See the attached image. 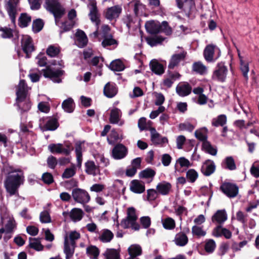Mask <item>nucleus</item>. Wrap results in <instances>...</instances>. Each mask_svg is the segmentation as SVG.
I'll return each instance as SVG.
<instances>
[{"instance_id":"f257e3e1","label":"nucleus","mask_w":259,"mask_h":259,"mask_svg":"<svg viewBox=\"0 0 259 259\" xmlns=\"http://www.w3.org/2000/svg\"><path fill=\"white\" fill-rule=\"evenodd\" d=\"M24 182L23 173L8 175L5 181V186L7 191L10 195H14Z\"/></svg>"},{"instance_id":"f03ea898","label":"nucleus","mask_w":259,"mask_h":259,"mask_svg":"<svg viewBox=\"0 0 259 259\" xmlns=\"http://www.w3.org/2000/svg\"><path fill=\"white\" fill-rule=\"evenodd\" d=\"M45 8L52 13L55 20L61 19L65 13V9L58 0H46Z\"/></svg>"},{"instance_id":"7ed1b4c3","label":"nucleus","mask_w":259,"mask_h":259,"mask_svg":"<svg viewBox=\"0 0 259 259\" xmlns=\"http://www.w3.org/2000/svg\"><path fill=\"white\" fill-rule=\"evenodd\" d=\"M43 76L45 78H50L54 82L60 83L62 82L61 77L65 71L61 69H54L50 66H47L45 69L41 70Z\"/></svg>"},{"instance_id":"20e7f679","label":"nucleus","mask_w":259,"mask_h":259,"mask_svg":"<svg viewBox=\"0 0 259 259\" xmlns=\"http://www.w3.org/2000/svg\"><path fill=\"white\" fill-rule=\"evenodd\" d=\"M220 49L212 44L207 45L203 51L204 58L208 62H213L217 60L220 57Z\"/></svg>"},{"instance_id":"39448f33","label":"nucleus","mask_w":259,"mask_h":259,"mask_svg":"<svg viewBox=\"0 0 259 259\" xmlns=\"http://www.w3.org/2000/svg\"><path fill=\"white\" fill-rule=\"evenodd\" d=\"M227 73L228 68L225 63L222 62L218 63L213 72L211 79L214 81L224 82L226 80Z\"/></svg>"},{"instance_id":"423d86ee","label":"nucleus","mask_w":259,"mask_h":259,"mask_svg":"<svg viewBox=\"0 0 259 259\" xmlns=\"http://www.w3.org/2000/svg\"><path fill=\"white\" fill-rule=\"evenodd\" d=\"M72 196L74 201L81 204L88 202L90 200V196L84 190L75 188L72 190Z\"/></svg>"},{"instance_id":"0eeeda50","label":"nucleus","mask_w":259,"mask_h":259,"mask_svg":"<svg viewBox=\"0 0 259 259\" xmlns=\"http://www.w3.org/2000/svg\"><path fill=\"white\" fill-rule=\"evenodd\" d=\"M220 190L229 198L236 197L238 193V187L235 184L230 182H225L220 186Z\"/></svg>"},{"instance_id":"6e6552de","label":"nucleus","mask_w":259,"mask_h":259,"mask_svg":"<svg viewBox=\"0 0 259 259\" xmlns=\"http://www.w3.org/2000/svg\"><path fill=\"white\" fill-rule=\"evenodd\" d=\"M21 46L23 52L26 54V58H30L31 53L35 50L32 38L29 35L24 36L21 40Z\"/></svg>"},{"instance_id":"1a4fd4ad","label":"nucleus","mask_w":259,"mask_h":259,"mask_svg":"<svg viewBox=\"0 0 259 259\" xmlns=\"http://www.w3.org/2000/svg\"><path fill=\"white\" fill-rule=\"evenodd\" d=\"M19 3V0H9L5 5L6 9L13 24H15L17 7Z\"/></svg>"},{"instance_id":"9d476101","label":"nucleus","mask_w":259,"mask_h":259,"mask_svg":"<svg viewBox=\"0 0 259 259\" xmlns=\"http://www.w3.org/2000/svg\"><path fill=\"white\" fill-rule=\"evenodd\" d=\"M27 93V85L25 80L21 79L16 91V101L19 103L23 102L26 98Z\"/></svg>"},{"instance_id":"9b49d317","label":"nucleus","mask_w":259,"mask_h":259,"mask_svg":"<svg viewBox=\"0 0 259 259\" xmlns=\"http://www.w3.org/2000/svg\"><path fill=\"white\" fill-rule=\"evenodd\" d=\"M137 219L135 208L133 207H129L127 210V217L121 220L120 225L124 229L128 228L129 221H136Z\"/></svg>"},{"instance_id":"f8f14e48","label":"nucleus","mask_w":259,"mask_h":259,"mask_svg":"<svg viewBox=\"0 0 259 259\" xmlns=\"http://www.w3.org/2000/svg\"><path fill=\"white\" fill-rule=\"evenodd\" d=\"M90 5L91 7L89 14L90 18L93 22H95L98 26L100 24L101 21L100 20V14L97 7L96 1L91 0Z\"/></svg>"},{"instance_id":"ddd939ff","label":"nucleus","mask_w":259,"mask_h":259,"mask_svg":"<svg viewBox=\"0 0 259 259\" xmlns=\"http://www.w3.org/2000/svg\"><path fill=\"white\" fill-rule=\"evenodd\" d=\"M127 154V148L122 144H117L112 149V156L115 159H121Z\"/></svg>"},{"instance_id":"4468645a","label":"nucleus","mask_w":259,"mask_h":259,"mask_svg":"<svg viewBox=\"0 0 259 259\" xmlns=\"http://www.w3.org/2000/svg\"><path fill=\"white\" fill-rule=\"evenodd\" d=\"M215 170V165L214 162L210 159H207L203 163L201 168V172L205 176H209L213 174Z\"/></svg>"},{"instance_id":"2eb2a0df","label":"nucleus","mask_w":259,"mask_h":259,"mask_svg":"<svg viewBox=\"0 0 259 259\" xmlns=\"http://www.w3.org/2000/svg\"><path fill=\"white\" fill-rule=\"evenodd\" d=\"M187 55V52L183 51L180 54H174L169 61L168 67L170 69H173L178 66L181 61L184 60Z\"/></svg>"},{"instance_id":"dca6fc26","label":"nucleus","mask_w":259,"mask_h":259,"mask_svg":"<svg viewBox=\"0 0 259 259\" xmlns=\"http://www.w3.org/2000/svg\"><path fill=\"white\" fill-rule=\"evenodd\" d=\"M176 92L181 97L190 95L192 92V87L187 82L179 83L176 87Z\"/></svg>"},{"instance_id":"f3484780","label":"nucleus","mask_w":259,"mask_h":259,"mask_svg":"<svg viewBox=\"0 0 259 259\" xmlns=\"http://www.w3.org/2000/svg\"><path fill=\"white\" fill-rule=\"evenodd\" d=\"M83 214L84 213L82 210L78 208H74L72 209L69 213L66 211H64L63 212V215L64 217L69 215L71 219L74 222L80 221L82 219Z\"/></svg>"},{"instance_id":"a211bd4d","label":"nucleus","mask_w":259,"mask_h":259,"mask_svg":"<svg viewBox=\"0 0 259 259\" xmlns=\"http://www.w3.org/2000/svg\"><path fill=\"white\" fill-rule=\"evenodd\" d=\"M84 166L85 171L87 174L93 175V176H96L100 174L99 166L96 165L93 161H87L85 163Z\"/></svg>"},{"instance_id":"6ab92c4d","label":"nucleus","mask_w":259,"mask_h":259,"mask_svg":"<svg viewBox=\"0 0 259 259\" xmlns=\"http://www.w3.org/2000/svg\"><path fill=\"white\" fill-rule=\"evenodd\" d=\"M171 184L169 182L164 181L159 183L156 187V189L159 194L162 195H168L171 190Z\"/></svg>"},{"instance_id":"aec40b11","label":"nucleus","mask_w":259,"mask_h":259,"mask_svg":"<svg viewBox=\"0 0 259 259\" xmlns=\"http://www.w3.org/2000/svg\"><path fill=\"white\" fill-rule=\"evenodd\" d=\"M122 9L119 6H114L107 9L105 14V17L110 20L117 18L121 13Z\"/></svg>"},{"instance_id":"412c9836","label":"nucleus","mask_w":259,"mask_h":259,"mask_svg":"<svg viewBox=\"0 0 259 259\" xmlns=\"http://www.w3.org/2000/svg\"><path fill=\"white\" fill-rule=\"evenodd\" d=\"M212 234L217 237L224 236L226 239H230L232 236V232L229 230L223 228L221 225L217 226L213 229Z\"/></svg>"},{"instance_id":"4be33fe9","label":"nucleus","mask_w":259,"mask_h":259,"mask_svg":"<svg viewBox=\"0 0 259 259\" xmlns=\"http://www.w3.org/2000/svg\"><path fill=\"white\" fill-rule=\"evenodd\" d=\"M160 27L159 22H156L154 21H147L145 23V28L151 34H156L160 32Z\"/></svg>"},{"instance_id":"5701e85b","label":"nucleus","mask_w":259,"mask_h":259,"mask_svg":"<svg viewBox=\"0 0 259 259\" xmlns=\"http://www.w3.org/2000/svg\"><path fill=\"white\" fill-rule=\"evenodd\" d=\"M103 93L104 95L108 98H111L114 97L117 93L115 84L113 82L107 83L104 88Z\"/></svg>"},{"instance_id":"b1692460","label":"nucleus","mask_w":259,"mask_h":259,"mask_svg":"<svg viewBox=\"0 0 259 259\" xmlns=\"http://www.w3.org/2000/svg\"><path fill=\"white\" fill-rule=\"evenodd\" d=\"M75 35L79 47L83 48L87 45L88 39L83 31L79 29H77Z\"/></svg>"},{"instance_id":"393cba45","label":"nucleus","mask_w":259,"mask_h":259,"mask_svg":"<svg viewBox=\"0 0 259 259\" xmlns=\"http://www.w3.org/2000/svg\"><path fill=\"white\" fill-rule=\"evenodd\" d=\"M130 190L135 193H142L145 190V185L138 180H134L131 182Z\"/></svg>"},{"instance_id":"a878e982","label":"nucleus","mask_w":259,"mask_h":259,"mask_svg":"<svg viewBox=\"0 0 259 259\" xmlns=\"http://www.w3.org/2000/svg\"><path fill=\"white\" fill-rule=\"evenodd\" d=\"M48 149L53 154H63L67 155L69 151L65 150L64 145L61 143L51 144L48 146Z\"/></svg>"},{"instance_id":"bb28decb","label":"nucleus","mask_w":259,"mask_h":259,"mask_svg":"<svg viewBox=\"0 0 259 259\" xmlns=\"http://www.w3.org/2000/svg\"><path fill=\"white\" fill-rule=\"evenodd\" d=\"M227 219V214L226 211L224 210H218L212 215L211 221L213 223H217L221 225Z\"/></svg>"},{"instance_id":"cd10ccee","label":"nucleus","mask_w":259,"mask_h":259,"mask_svg":"<svg viewBox=\"0 0 259 259\" xmlns=\"http://www.w3.org/2000/svg\"><path fill=\"white\" fill-rule=\"evenodd\" d=\"M149 66L153 72L157 75H161L164 72V68L162 64L160 63L157 60H152Z\"/></svg>"},{"instance_id":"c85d7f7f","label":"nucleus","mask_w":259,"mask_h":259,"mask_svg":"<svg viewBox=\"0 0 259 259\" xmlns=\"http://www.w3.org/2000/svg\"><path fill=\"white\" fill-rule=\"evenodd\" d=\"M222 167L229 170L236 169L237 166L233 157L231 156L226 157L222 163Z\"/></svg>"},{"instance_id":"c756f323","label":"nucleus","mask_w":259,"mask_h":259,"mask_svg":"<svg viewBox=\"0 0 259 259\" xmlns=\"http://www.w3.org/2000/svg\"><path fill=\"white\" fill-rule=\"evenodd\" d=\"M31 21V17L26 13H22L18 19V25L21 28L27 27Z\"/></svg>"},{"instance_id":"7c9ffc66","label":"nucleus","mask_w":259,"mask_h":259,"mask_svg":"<svg viewBox=\"0 0 259 259\" xmlns=\"http://www.w3.org/2000/svg\"><path fill=\"white\" fill-rule=\"evenodd\" d=\"M114 237L113 233L109 230L105 229L102 230L101 234L99 236V239L103 243L110 242Z\"/></svg>"},{"instance_id":"2f4dec72","label":"nucleus","mask_w":259,"mask_h":259,"mask_svg":"<svg viewBox=\"0 0 259 259\" xmlns=\"http://www.w3.org/2000/svg\"><path fill=\"white\" fill-rule=\"evenodd\" d=\"M62 107L65 112L72 113L75 108V103L71 98H68L63 102Z\"/></svg>"},{"instance_id":"473e14b6","label":"nucleus","mask_w":259,"mask_h":259,"mask_svg":"<svg viewBox=\"0 0 259 259\" xmlns=\"http://www.w3.org/2000/svg\"><path fill=\"white\" fill-rule=\"evenodd\" d=\"M227 121V118L226 115L225 114H221L212 119L211 124L214 127L223 126L226 125Z\"/></svg>"},{"instance_id":"72a5a7b5","label":"nucleus","mask_w":259,"mask_h":259,"mask_svg":"<svg viewBox=\"0 0 259 259\" xmlns=\"http://www.w3.org/2000/svg\"><path fill=\"white\" fill-rule=\"evenodd\" d=\"M151 141L155 145H163L165 143H167L168 141L166 137H162L160 134L155 133L151 136Z\"/></svg>"},{"instance_id":"f704fd0d","label":"nucleus","mask_w":259,"mask_h":259,"mask_svg":"<svg viewBox=\"0 0 259 259\" xmlns=\"http://www.w3.org/2000/svg\"><path fill=\"white\" fill-rule=\"evenodd\" d=\"M176 244L179 246H184L188 242L187 235L183 232H180L176 234L175 237Z\"/></svg>"},{"instance_id":"c9c22d12","label":"nucleus","mask_w":259,"mask_h":259,"mask_svg":"<svg viewBox=\"0 0 259 259\" xmlns=\"http://www.w3.org/2000/svg\"><path fill=\"white\" fill-rule=\"evenodd\" d=\"M82 144L80 141H78L75 143V154L77 159V166L80 167L82 160Z\"/></svg>"},{"instance_id":"e433bc0d","label":"nucleus","mask_w":259,"mask_h":259,"mask_svg":"<svg viewBox=\"0 0 259 259\" xmlns=\"http://www.w3.org/2000/svg\"><path fill=\"white\" fill-rule=\"evenodd\" d=\"M59 126L58 119L56 117L50 118L44 125V128L47 131H55Z\"/></svg>"},{"instance_id":"4c0bfd02","label":"nucleus","mask_w":259,"mask_h":259,"mask_svg":"<svg viewBox=\"0 0 259 259\" xmlns=\"http://www.w3.org/2000/svg\"><path fill=\"white\" fill-rule=\"evenodd\" d=\"M109 68L112 71H121L124 69L125 66L120 60L116 59L110 63Z\"/></svg>"},{"instance_id":"58836bf2","label":"nucleus","mask_w":259,"mask_h":259,"mask_svg":"<svg viewBox=\"0 0 259 259\" xmlns=\"http://www.w3.org/2000/svg\"><path fill=\"white\" fill-rule=\"evenodd\" d=\"M86 253L91 258L97 259L100 253V250L97 246L91 245L87 248Z\"/></svg>"},{"instance_id":"ea45409f","label":"nucleus","mask_w":259,"mask_h":259,"mask_svg":"<svg viewBox=\"0 0 259 259\" xmlns=\"http://www.w3.org/2000/svg\"><path fill=\"white\" fill-rule=\"evenodd\" d=\"M164 40V38L161 36L156 35L153 37H147L146 40L151 47H154L157 44H161Z\"/></svg>"},{"instance_id":"a19ab883","label":"nucleus","mask_w":259,"mask_h":259,"mask_svg":"<svg viewBox=\"0 0 259 259\" xmlns=\"http://www.w3.org/2000/svg\"><path fill=\"white\" fill-rule=\"evenodd\" d=\"M64 253L66 255V259H70L74 254V249H71L68 242V237L66 236L64 240Z\"/></svg>"},{"instance_id":"79ce46f5","label":"nucleus","mask_w":259,"mask_h":259,"mask_svg":"<svg viewBox=\"0 0 259 259\" xmlns=\"http://www.w3.org/2000/svg\"><path fill=\"white\" fill-rule=\"evenodd\" d=\"M120 110L116 108L111 111L109 121L112 124L117 123L119 120V113Z\"/></svg>"},{"instance_id":"37998d69","label":"nucleus","mask_w":259,"mask_h":259,"mask_svg":"<svg viewBox=\"0 0 259 259\" xmlns=\"http://www.w3.org/2000/svg\"><path fill=\"white\" fill-rule=\"evenodd\" d=\"M106 259H120L119 252L115 249H107L104 253Z\"/></svg>"},{"instance_id":"c03bdc74","label":"nucleus","mask_w":259,"mask_h":259,"mask_svg":"<svg viewBox=\"0 0 259 259\" xmlns=\"http://www.w3.org/2000/svg\"><path fill=\"white\" fill-rule=\"evenodd\" d=\"M44 26V22L43 20L40 18L36 19L33 20L32 29L34 33H38L40 31Z\"/></svg>"},{"instance_id":"a18cd8bd","label":"nucleus","mask_w":259,"mask_h":259,"mask_svg":"<svg viewBox=\"0 0 259 259\" xmlns=\"http://www.w3.org/2000/svg\"><path fill=\"white\" fill-rule=\"evenodd\" d=\"M206 69V67L200 61L195 62L193 64L192 70L200 74H204Z\"/></svg>"},{"instance_id":"49530a36","label":"nucleus","mask_w":259,"mask_h":259,"mask_svg":"<svg viewBox=\"0 0 259 259\" xmlns=\"http://www.w3.org/2000/svg\"><path fill=\"white\" fill-rule=\"evenodd\" d=\"M162 225L166 230H172L176 227L175 221L171 218L167 217L163 221Z\"/></svg>"},{"instance_id":"de8ad7c7","label":"nucleus","mask_w":259,"mask_h":259,"mask_svg":"<svg viewBox=\"0 0 259 259\" xmlns=\"http://www.w3.org/2000/svg\"><path fill=\"white\" fill-rule=\"evenodd\" d=\"M29 240H33L34 242H30L29 246L31 248H33L36 251H41L44 249V246L41 244L40 241L38 239L30 238Z\"/></svg>"},{"instance_id":"09e8293b","label":"nucleus","mask_w":259,"mask_h":259,"mask_svg":"<svg viewBox=\"0 0 259 259\" xmlns=\"http://www.w3.org/2000/svg\"><path fill=\"white\" fill-rule=\"evenodd\" d=\"M128 252L130 255H133L134 257H136L142 254V250L140 245H134L128 248Z\"/></svg>"},{"instance_id":"8fccbe9b","label":"nucleus","mask_w":259,"mask_h":259,"mask_svg":"<svg viewBox=\"0 0 259 259\" xmlns=\"http://www.w3.org/2000/svg\"><path fill=\"white\" fill-rule=\"evenodd\" d=\"M185 3V8L183 10L188 13L189 15H191L195 9V3L194 0H188L184 2Z\"/></svg>"},{"instance_id":"3c124183","label":"nucleus","mask_w":259,"mask_h":259,"mask_svg":"<svg viewBox=\"0 0 259 259\" xmlns=\"http://www.w3.org/2000/svg\"><path fill=\"white\" fill-rule=\"evenodd\" d=\"M156 175L155 170L150 168H147L141 171L140 172L139 176L141 178H152Z\"/></svg>"},{"instance_id":"603ef678","label":"nucleus","mask_w":259,"mask_h":259,"mask_svg":"<svg viewBox=\"0 0 259 259\" xmlns=\"http://www.w3.org/2000/svg\"><path fill=\"white\" fill-rule=\"evenodd\" d=\"M202 149H204L206 152L211 155H215L217 153V150L214 148L209 141H205L202 143Z\"/></svg>"},{"instance_id":"864d4df0","label":"nucleus","mask_w":259,"mask_h":259,"mask_svg":"<svg viewBox=\"0 0 259 259\" xmlns=\"http://www.w3.org/2000/svg\"><path fill=\"white\" fill-rule=\"evenodd\" d=\"M76 174L75 167L74 165H72L70 167L66 168L62 177L64 179H69L74 176Z\"/></svg>"},{"instance_id":"5fc2aeb1","label":"nucleus","mask_w":259,"mask_h":259,"mask_svg":"<svg viewBox=\"0 0 259 259\" xmlns=\"http://www.w3.org/2000/svg\"><path fill=\"white\" fill-rule=\"evenodd\" d=\"M103 37L104 39L102 42V45L104 48L117 44V41L113 38V36L111 34H110L109 37L108 36Z\"/></svg>"},{"instance_id":"6e6d98bb","label":"nucleus","mask_w":259,"mask_h":259,"mask_svg":"<svg viewBox=\"0 0 259 259\" xmlns=\"http://www.w3.org/2000/svg\"><path fill=\"white\" fill-rule=\"evenodd\" d=\"M212 186V184L210 183L209 187H208L207 186H204L201 187L200 189V193L201 194V195L204 196L209 195L208 201L210 200L213 195V191L211 189Z\"/></svg>"},{"instance_id":"4d7b16f0","label":"nucleus","mask_w":259,"mask_h":259,"mask_svg":"<svg viewBox=\"0 0 259 259\" xmlns=\"http://www.w3.org/2000/svg\"><path fill=\"white\" fill-rule=\"evenodd\" d=\"M198 177L197 172L194 169H190L187 171L186 178L191 183L195 182Z\"/></svg>"},{"instance_id":"13d9d810","label":"nucleus","mask_w":259,"mask_h":259,"mask_svg":"<svg viewBox=\"0 0 259 259\" xmlns=\"http://www.w3.org/2000/svg\"><path fill=\"white\" fill-rule=\"evenodd\" d=\"M192 233L193 236H196L198 237L204 236L206 235V232L201 227L196 225L192 227Z\"/></svg>"},{"instance_id":"bf43d9fd","label":"nucleus","mask_w":259,"mask_h":259,"mask_svg":"<svg viewBox=\"0 0 259 259\" xmlns=\"http://www.w3.org/2000/svg\"><path fill=\"white\" fill-rule=\"evenodd\" d=\"M240 70L242 73V75L243 77L247 80L248 78V72L249 71V65L248 63H245L242 59H240Z\"/></svg>"},{"instance_id":"052dcab7","label":"nucleus","mask_w":259,"mask_h":259,"mask_svg":"<svg viewBox=\"0 0 259 259\" xmlns=\"http://www.w3.org/2000/svg\"><path fill=\"white\" fill-rule=\"evenodd\" d=\"M0 31L3 32L2 37L4 38H11L13 37V30L10 28L1 27Z\"/></svg>"},{"instance_id":"680f3d73","label":"nucleus","mask_w":259,"mask_h":259,"mask_svg":"<svg viewBox=\"0 0 259 259\" xmlns=\"http://www.w3.org/2000/svg\"><path fill=\"white\" fill-rule=\"evenodd\" d=\"M147 200L149 201L155 200L158 197V193L157 190L150 189L147 191Z\"/></svg>"},{"instance_id":"e2e57ef3","label":"nucleus","mask_w":259,"mask_h":259,"mask_svg":"<svg viewBox=\"0 0 259 259\" xmlns=\"http://www.w3.org/2000/svg\"><path fill=\"white\" fill-rule=\"evenodd\" d=\"M74 23V21H71L70 22L65 21L63 22L61 26L62 30L60 31V33L70 31L73 27Z\"/></svg>"},{"instance_id":"0e129e2a","label":"nucleus","mask_w":259,"mask_h":259,"mask_svg":"<svg viewBox=\"0 0 259 259\" xmlns=\"http://www.w3.org/2000/svg\"><path fill=\"white\" fill-rule=\"evenodd\" d=\"M59 52V49L53 46H49L46 51L47 54L51 57L57 56Z\"/></svg>"},{"instance_id":"69168bd1","label":"nucleus","mask_w":259,"mask_h":259,"mask_svg":"<svg viewBox=\"0 0 259 259\" xmlns=\"http://www.w3.org/2000/svg\"><path fill=\"white\" fill-rule=\"evenodd\" d=\"M216 247L215 243L212 239H210L205 243V250L208 253H212Z\"/></svg>"},{"instance_id":"338daca9","label":"nucleus","mask_w":259,"mask_h":259,"mask_svg":"<svg viewBox=\"0 0 259 259\" xmlns=\"http://www.w3.org/2000/svg\"><path fill=\"white\" fill-rule=\"evenodd\" d=\"M140 223L144 229H148L151 224V219L148 216L142 217L140 219Z\"/></svg>"},{"instance_id":"774afa93","label":"nucleus","mask_w":259,"mask_h":259,"mask_svg":"<svg viewBox=\"0 0 259 259\" xmlns=\"http://www.w3.org/2000/svg\"><path fill=\"white\" fill-rule=\"evenodd\" d=\"M40 221L42 223H49L51 222L50 215L48 211H42L40 214Z\"/></svg>"}]
</instances>
